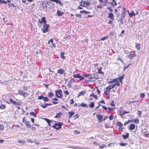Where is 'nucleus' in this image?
Returning <instances> with one entry per match:
<instances>
[{
    "instance_id": "nucleus-1",
    "label": "nucleus",
    "mask_w": 149,
    "mask_h": 149,
    "mask_svg": "<svg viewBox=\"0 0 149 149\" xmlns=\"http://www.w3.org/2000/svg\"><path fill=\"white\" fill-rule=\"evenodd\" d=\"M50 26L49 25L47 24H43V28L41 29L42 31L44 33H45L48 31V29Z\"/></svg>"
},
{
    "instance_id": "nucleus-2",
    "label": "nucleus",
    "mask_w": 149,
    "mask_h": 149,
    "mask_svg": "<svg viewBox=\"0 0 149 149\" xmlns=\"http://www.w3.org/2000/svg\"><path fill=\"white\" fill-rule=\"evenodd\" d=\"M63 124L60 122H57V123H55L52 126L53 127L56 129L57 130H58L61 127V126Z\"/></svg>"
},
{
    "instance_id": "nucleus-3",
    "label": "nucleus",
    "mask_w": 149,
    "mask_h": 149,
    "mask_svg": "<svg viewBox=\"0 0 149 149\" xmlns=\"http://www.w3.org/2000/svg\"><path fill=\"white\" fill-rule=\"evenodd\" d=\"M90 3L89 1H87V2L85 1H81L80 3V6H84L87 7L90 5Z\"/></svg>"
},
{
    "instance_id": "nucleus-4",
    "label": "nucleus",
    "mask_w": 149,
    "mask_h": 149,
    "mask_svg": "<svg viewBox=\"0 0 149 149\" xmlns=\"http://www.w3.org/2000/svg\"><path fill=\"white\" fill-rule=\"evenodd\" d=\"M56 95L57 97L58 98H61V97L62 95V91L61 90H58L57 91H55Z\"/></svg>"
},
{
    "instance_id": "nucleus-5",
    "label": "nucleus",
    "mask_w": 149,
    "mask_h": 149,
    "mask_svg": "<svg viewBox=\"0 0 149 149\" xmlns=\"http://www.w3.org/2000/svg\"><path fill=\"white\" fill-rule=\"evenodd\" d=\"M19 94L25 97L28 95V94L26 92H23L22 91L19 90L18 91Z\"/></svg>"
},
{
    "instance_id": "nucleus-6",
    "label": "nucleus",
    "mask_w": 149,
    "mask_h": 149,
    "mask_svg": "<svg viewBox=\"0 0 149 149\" xmlns=\"http://www.w3.org/2000/svg\"><path fill=\"white\" fill-rule=\"evenodd\" d=\"M9 101L11 103V104L15 105H20V103L17 102L15 101H14L12 99L10 98L9 99Z\"/></svg>"
},
{
    "instance_id": "nucleus-7",
    "label": "nucleus",
    "mask_w": 149,
    "mask_h": 149,
    "mask_svg": "<svg viewBox=\"0 0 149 149\" xmlns=\"http://www.w3.org/2000/svg\"><path fill=\"white\" fill-rule=\"evenodd\" d=\"M42 22L44 24H46V21L45 20V17H42L41 19V21L40 20L38 21V22L40 24V26H41L42 24Z\"/></svg>"
},
{
    "instance_id": "nucleus-8",
    "label": "nucleus",
    "mask_w": 149,
    "mask_h": 149,
    "mask_svg": "<svg viewBox=\"0 0 149 149\" xmlns=\"http://www.w3.org/2000/svg\"><path fill=\"white\" fill-rule=\"evenodd\" d=\"M23 123L25 124L26 126L28 127H29L30 126V124L29 122L27 120L25 119L24 118L23 119Z\"/></svg>"
},
{
    "instance_id": "nucleus-9",
    "label": "nucleus",
    "mask_w": 149,
    "mask_h": 149,
    "mask_svg": "<svg viewBox=\"0 0 149 149\" xmlns=\"http://www.w3.org/2000/svg\"><path fill=\"white\" fill-rule=\"evenodd\" d=\"M56 14L58 16H61L64 14V13L59 9H58L57 10Z\"/></svg>"
},
{
    "instance_id": "nucleus-10",
    "label": "nucleus",
    "mask_w": 149,
    "mask_h": 149,
    "mask_svg": "<svg viewBox=\"0 0 149 149\" xmlns=\"http://www.w3.org/2000/svg\"><path fill=\"white\" fill-rule=\"evenodd\" d=\"M105 89L106 90H104V93L106 95H109V94L108 93H109L110 92L111 89L108 87H106L105 88Z\"/></svg>"
},
{
    "instance_id": "nucleus-11",
    "label": "nucleus",
    "mask_w": 149,
    "mask_h": 149,
    "mask_svg": "<svg viewBox=\"0 0 149 149\" xmlns=\"http://www.w3.org/2000/svg\"><path fill=\"white\" fill-rule=\"evenodd\" d=\"M97 117L99 122H100L102 121L103 119L102 116L100 115H97Z\"/></svg>"
},
{
    "instance_id": "nucleus-12",
    "label": "nucleus",
    "mask_w": 149,
    "mask_h": 149,
    "mask_svg": "<svg viewBox=\"0 0 149 149\" xmlns=\"http://www.w3.org/2000/svg\"><path fill=\"white\" fill-rule=\"evenodd\" d=\"M127 12L129 14V16L131 17H132L133 16H135V13L134 11H132L131 13H129V11L128 10Z\"/></svg>"
},
{
    "instance_id": "nucleus-13",
    "label": "nucleus",
    "mask_w": 149,
    "mask_h": 149,
    "mask_svg": "<svg viewBox=\"0 0 149 149\" xmlns=\"http://www.w3.org/2000/svg\"><path fill=\"white\" fill-rule=\"evenodd\" d=\"M50 42H51L52 45H51V46L52 47H55L56 46V45L54 43H53V40L52 39H51L49 41L48 43L50 44Z\"/></svg>"
},
{
    "instance_id": "nucleus-14",
    "label": "nucleus",
    "mask_w": 149,
    "mask_h": 149,
    "mask_svg": "<svg viewBox=\"0 0 149 149\" xmlns=\"http://www.w3.org/2000/svg\"><path fill=\"white\" fill-rule=\"evenodd\" d=\"M83 76L87 77V79H93V77L91 74H87L85 75H83Z\"/></svg>"
},
{
    "instance_id": "nucleus-15",
    "label": "nucleus",
    "mask_w": 149,
    "mask_h": 149,
    "mask_svg": "<svg viewBox=\"0 0 149 149\" xmlns=\"http://www.w3.org/2000/svg\"><path fill=\"white\" fill-rule=\"evenodd\" d=\"M64 72L65 70L61 68L57 70V73L61 74H62Z\"/></svg>"
},
{
    "instance_id": "nucleus-16",
    "label": "nucleus",
    "mask_w": 149,
    "mask_h": 149,
    "mask_svg": "<svg viewBox=\"0 0 149 149\" xmlns=\"http://www.w3.org/2000/svg\"><path fill=\"white\" fill-rule=\"evenodd\" d=\"M135 126L134 124H131L129 127V129L130 130H134L135 128Z\"/></svg>"
},
{
    "instance_id": "nucleus-17",
    "label": "nucleus",
    "mask_w": 149,
    "mask_h": 149,
    "mask_svg": "<svg viewBox=\"0 0 149 149\" xmlns=\"http://www.w3.org/2000/svg\"><path fill=\"white\" fill-rule=\"evenodd\" d=\"M117 80H118V78H117V79H112V80L108 82V83L109 84H111L112 83H115L116 81H117Z\"/></svg>"
},
{
    "instance_id": "nucleus-18",
    "label": "nucleus",
    "mask_w": 149,
    "mask_h": 149,
    "mask_svg": "<svg viewBox=\"0 0 149 149\" xmlns=\"http://www.w3.org/2000/svg\"><path fill=\"white\" fill-rule=\"evenodd\" d=\"M135 56H136L135 54L134 53L130 54H129L127 56V57H129L131 59H132V58H133V57H134Z\"/></svg>"
},
{
    "instance_id": "nucleus-19",
    "label": "nucleus",
    "mask_w": 149,
    "mask_h": 149,
    "mask_svg": "<svg viewBox=\"0 0 149 149\" xmlns=\"http://www.w3.org/2000/svg\"><path fill=\"white\" fill-rule=\"evenodd\" d=\"M109 17L111 20L114 19V15L112 13H110L109 14Z\"/></svg>"
},
{
    "instance_id": "nucleus-20",
    "label": "nucleus",
    "mask_w": 149,
    "mask_h": 149,
    "mask_svg": "<svg viewBox=\"0 0 149 149\" xmlns=\"http://www.w3.org/2000/svg\"><path fill=\"white\" fill-rule=\"evenodd\" d=\"M86 92L85 91H81L80 92L78 95V97L80 96H82L84 95L86 93Z\"/></svg>"
},
{
    "instance_id": "nucleus-21",
    "label": "nucleus",
    "mask_w": 149,
    "mask_h": 149,
    "mask_svg": "<svg viewBox=\"0 0 149 149\" xmlns=\"http://www.w3.org/2000/svg\"><path fill=\"white\" fill-rule=\"evenodd\" d=\"M47 122L48 123V124L50 126H52L51 123L52 124V121L50 120H49L47 119H45Z\"/></svg>"
},
{
    "instance_id": "nucleus-22",
    "label": "nucleus",
    "mask_w": 149,
    "mask_h": 149,
    "mask_svg": "<svg viewBox=\"0 0 149 149\" xmlns=\"http://www.w3.org/2000/svg\"><path fill=\"white\" fill-rule=\"evenodd\" d=\"M129 136V134L128 133H127L125 135H123L122 137L124 139H126Z\"/></svg>"
},
{
    "instance_id": "nucleus-23",
    "label": "nucleus",
    "mask_w": 149,
    "mask_h": 149,
    "mask_svg": "<svg viewBox=\"0 0 149 149\" xmlns=\"http://www.w3.org/2000/svg\"><path fill=\"white\" fill-rule=\"evenodd\" d=\"M17 142L18 143H19L24 144L26 143L25 141L22 140H18Z\"/></svg>"
},
{
    "instance_id": "nucleus-24",
    "label": "nucleus",
    "mask_w": 149,
    "mask_h": 149,
    "mask_svg": "<svg viewBox=\"0 0 149 149\" xmlns=\"http://www.w3.org/2000/svg\"><path fill=\"white\" fill-rule=\"evenodd\" d=\"M65 54V53L63 52H62L60 54V56L61 57V58L64 59H65V57L64 56V54Z\"/></svg>"
},
{
    "instance_id": "nucleus-25",
    "label": "nucleus",
    "mask_w": 149,
    "mask_h": 149,
    "mask_svg": "<svg viewBox=\"0 0 149 149\" xmlns=\"http://www.w3.org/2000/svg\"><path fill=\"white\" fill-rule=\"evenodd\" d=\"M69 113V118H70L72 117V116L74 114V112H73L69 111L68 112Z\"/></svg>"
},
{
    "instance_id": "nucleus-26",
    "label": "nucleus",
    "mask_w": 149,
    "mask_h": 149,
    "mask_svg": "<svg viewBox=\"0 0 149 149\" xmlns=\"http://www.w3.org/2000/svg\"><path fill=\"white\" fill-rule=\"evenodd\" d=\"M54 95V94L50 92H49L48 94V96L49 97H51Z\"/></svg>"
},
{
    "instance_id": "nucleus-27",
    "label": "nucleus",
    "mask_w": 149,
    "mask_h": 149,
    "mask_svg": "<svg viewBox=\"0 0 149 149\" xmlns=\"http://www.w3.org/2000/svg\"><path fill=\"white\" fill-rule=\"evenodd\" d=\"M73 77L75 78H79L81 77V76L80 75V74H74Z\"/></svg>"
},
{
    "instance_id": "nucleus-28",
    "label": "nucleus",
    "mask_w": 149,
    "mask_h": 149,
    "mask_svg": "<svg viewBox=\"0 0 149 149\" xmlns=\"http://www.w3.org/2000/svg\"><path fill=\"white\" fill-rule=\"evenodd\" d=\"M98 73L100 74H104V72L102 71H101V69L102 68L101 67H100V68H98Z\"/></svg>"
},
{
    "instance_id": "nucleus-29",
    "label": "nucleus",
    "mask_w": 149,
    "mask_h": 149,
    "mask_svg": "<svg viewBox=\"0 0 149 149\" xmlns=\"http://www.w3.org/2000/svg\"><path fill=\"white\" fill-rule=\"evenodd\" d=\"M99 148L100 149L103 148H106L107 147V146L106 145L104 144H102V145H99Z\"/></svg>"
},
{
    "instance_id": "nucleus-30",
    "label": "nucleus",
    "mask_w": 149,
    "mask_h": 149,
    "mask_svg": "<svg viewBox=\"0 0 149 149\" xmlns=\"http://www.w3.org/2000/svg\"><path fill=\"white\" fill-rule=\"evenodd\" d=\"M61 112L58 113L56 114V115L54 117L56 118H58L60 117H61Z\"/></svg>"
},
{
    "instance_id": "nucleus-31",
    "label": "nucleus",
    "mask_w": 149,
    "mask_h": 149,
    "mask_svg": "<svg viewBox=\"0 0 149 149\" xmlns=\"http://www.w3.org/2000/svg\"><path fill=\"white\" fill-rule=\"evenodd\" d=\"M125 114L123 112V110L121 111L120 113V115L121 116V118H124L123 116Z\"/></svg>"
},
{
    "instance_id": "nucleus-32",
    "label": "nucleus",
    "mask_w": 149,
    "mask_h": 149,
    "mask_svg": "<svg viewBox=\"0 0 149 149\" xmlns=\"http://www.w3.org/2000/svg\"><path fill=\"white\" fill-rule=\"evenodd\" d=\"M90 13V12L89 11H86L85 10H81L80 12V13Z\"/></svg>"
},
{
    "instance_id": "nucleus-33",
    "label": "nucleus",
    "mask_w": 149,
    "mask_h": 149,
    "mask_svg": "<svg viewBox=\"0 0 149 149\" xmlns=\"http://www.w3.org/2000/svg\"><path fill=\"white\" fill-rule=\"evenodd\" d=\"M139 120L138 119H134L133 120H131L130 121L131 122H134L135 123H139Z\"/></svg>"
},
{
    "instance_id": "nucleus-34",
    "label": "nucleus",
    "mask_w": 149,
    "mask_h": 149,
    "mask_svg": "<svg viewBox=\"0 0 149 149\" xmlns=\"http://www.w3.org/2000/svg\"><path fill=\"white\" fill-rule=\"evenodd\" d=\"M80 105L83 107H87L88 106L87 104H86L85 103H81V104H80Z\"/></svg>"
},
{
    "instance_id": "nucleus-35",
    "label": "nucleus",
    "mask_w": 149,
    "mask_h": 149,
    "mask_svg": "<svg viewBox=\"0 0 149 149\" xmlns=\"http://www.w3.org/2000/svg\"><path fill=\"white\" fill-rule=\"evenodd\" d=\"M138 50H139L140 49V45L139 44H138L135 47Z\"/></svg>"
},
{
    "instance_id": "nucleus-36",
    "label": "nucleus",
    "mask_w": 149,
    "mask_h": 149,
    "mask_svg": "<svg viewBox=\"0 0 149 149\" xmlns=\"http://www.w3.org/2000/svg\"><path fill=\"white\" fill-rule=\"evenodd\" d=\"M6 107V105L4 104H1L0 106V108L1 109H4Z\"/></svg>"
},
{
    "instance_id": "nucleus-37",
    "label": "nucleus",
    "mask_w": 149,
    "mask_h": 149,
    "mask_svg": "<svg viewBox=\"0 0 149 149\" xmlns=\"http://www.w3.org/2000/svg\"><path fill=\"white\" fill-rule=\"evenodd\" d=\"M108 87L110 89H111L115 87V85L113 84L112 85L109 86Z\"/></svg>"
},
{
    "instance_id": "nucleus-38",
    "label": "nucleus",
    "mask_w": 149,
    "mask_h": 149,
    "mask_svg": "<svg viewBox=\"0 0 149 149\" xmlns=\"http://www.w3.org/2000/svg\"><path fill=\"white\" fill-rule=\"evenodd\" d=\"M118 78V79L120 81V82L122 83V81L123 79V76H121V77H119Z\"/></svg>"
},
{
    "instance_id": "nucleus-39",
    "label": "nucleus",
    "mask_w": 149,
    "mask_h": 149,
    "mask_svg": "<svg viewBox=\"0 0 149 149\" xmlns=\"http://www.w3.org/2000/svg\"><path fill=\"white\" fill-rule=\"evenodd\" d=\"M29 128L31 129L33 131H35L36 130V128L35 127L31 126V125H30V126H29Z\"/></svg>"
},
{
    "instance_id": "nucleus-40",
    "label": "nucleus",
    "mask_w": 149,
    "mask_h": 149,
    "mask_svg": "<svg viewBox=\"0 0 149 149\" xmlns=\"http://www.w3.org/2000/svg\"><path fill=\"white\" fill-rule=\"evenodd\" d=\"M89 106L91 108H93L94 106V103L92 102L91 103V104L89 105Z\"/></svg>"
},
{
    "instance_id": "nucleus-41",
    "label": "nucleus",
    "mask_w": 149,
    "mask_h": 149,
    "mask_svg": "<svg viewBox=\"0 0 149 149\" xmlns=\"http://www.w3.org/2000/svg\"><path fill=\"white\" fill-rule=\"evenodd\" d=\"M90 96H93V97H94L96 99L97 98V96L95 95H94L93 94H91Z\"/></svg>"
},
{
    "instance_id": "nucleus-42",
    "label": "nucleus",
    "mask_w": 149,
    "mask_h": 149,
    "mask_svg": "<svg viewBox=\"0 0 149 149\" xmlns=\"http://www.w3.org/2000/svg\"><path fill=\"white\" fill-rule=\"evenodd\" d=\"M145 95L144 93H141L140 94V97L141 98H143L144 97Z\"/></svg>"
},
{
    "instance_id": "nucleus-43",
    "label": "nucleus",
    "mask_w": 149,
    "mask_h": 149,
    "mask_svg": "<svg viewBox=\"0 0 149 149\" xmlns=\"http://www.w3.org/2000/svg\"><path fill=\"white\" fill-rule=\"evenodd\" d=\"M43 100L44 101L46 102V101H49V100L48 98L47 97H44L43 99Z\"/></svg>"
},
{
    "instance_id": "nucleus-44",
    "label": "nucleus",
    "mask_w": 149,
    "mask_h": 149,
    "mask_svg": "<svg viewBox=\"0 0 149 149\" xmlns=\"http://www.w3.org/2000/svg\"><path fill=\"white\" fill-rule=\"evenodd\" d=\"M8 5L9 6H12L13 7H15L16 6L13 3H8Z\"/></svg>"
},
{
    "instance_id": "nucleus-45",
    "label": "nucleus",
    "mask_w": 149,
    "mask_h": 149,
    "mask_svg": "<svg viewBox=\"0 0 149 149\" xmlns=\"http://www.w3.org/2000/svg\"><path fill=\"white\" fill-rule=\"evenodd\" d=\"M115 82L116 83L115 84H114L115 85V86L116 85L118 86H120V84L119 82H117V81Z\"/></svg>"
},
{
    "instance_id": "nucleus-46",
    "label": "nucleus",
    "mask_w": 149,
    "mask_h": 149,
    "mask_svg": "<svg viewBox=\"0 0 149 149\" xmlns=\"http://www.w3.org/2000/svg\"><path fill=\"white\" fill-rule=\"evenodd\" d=\"M117 124L120 127L123 126V125L120 122H118L117 123Z\"/></svg>"
},
{
    "instance_id": "nucleus-47",
    "label": "nucleus",
    "mask_w": 149,
    "mask_h": 149,
    "mask_svg": "<svg viewBox=\"0 0 149 149\" xmlns=\"http://www.w3.org/2000/svg\"><path fill=\"white\" fill-rule=\"evenodd\" d=\"M111 4L113 6H116L117 5V3L116 1L114 2L113 3H111Z\"/></svg>"
},
{
    "instance_id": "nucleus-48",
    "label": "nucleus",
    "mask_w": 149,
    "mask_h": 149,
    "mask_svg": "<svg viewBox=\"0 0 149 149\" xmlns=\"http://www.w3.org/2000/svg\"><path fill=\"white\" fill-rule=\"evenodd\" d=\"M107 37H108L107 36L104 37L103 38H102L101 39L99 40V41H100V40H106V39H107Z\"/></svg>"
},
{
    "instance_id": "nucleus-49",
    "label": "nucleus",
    "mask_w": 149,
    "mask_h": 149,
    "mask_svg": "<svg viewBox=\"0 0 149 149\" xmlns=\"http://www.w3.org/2000/svg\"><path fill=\"white\" fill-rule=\"evenodd\" d=\"M75 15L77 17H79L80 19L81 18V15L79 14H76Z\"/></svg>"
},
{
    "instance_id": "nucleus-50",
    "label": "nucleus",
    "mask_w": 149,
    "mask_h": 149,
    "mask_svg": "<svg viewBox=\"0 0 149 149\" xmlns=\"http://www.w3.org/2000/svg\"><path fill=\"white\" fill-rule=\"evenodd\" d=\"M23 89L25 91H27L28 89V87L27 86H24Z\"/></svg>"
},
{
    "instance_id": "nucleus-51",
    "label": "nucleus",
    "mask_w": 149,
    "mask_h": 149,
    "mask_svg": "<svg viewBox=\"0 0 149 149\" xmlns=\"http://www.w3.org/2000/svg\"><path fill=\"white\" fill-rule=\"evenodd\" d=\"M74 134H78L80 133V132H79L77 130H74Z\"/></svg>"
},
{
    "instance_id": "nucleus-52",
    "label": "nucleus",
    "mask_w": 149,
    "mask_h": 149,
    "mask_svg": "<svg viewBox=\"0 0 149 149\" xmlns=\"http://www.w3.org/2000/svg\"><path fill=\"white\" fill-rule=\"evenodd\" d=\"M3 126L1 125H0V130H2L3 129Z\"/></svg>"
},
{
    "instance_id": "nucleus-53",
    "label": "nucleus",
    "mask_w": 149,
    "mask_h": 149,
    "mask_svg": "<svg viewBox=\"0 0 149 149\" xmlns=\"http://www.w3.org/2000/svg\"><path fill=\"white\" fill-rule=\"evenodd\" d=\"M30 114L33 115L35 117L36 116V115L33 112H30L29 113Z\"/></svg>"
},
{
    "instance_id": "nucleus-54",
    "label": "nucleus",
    "mask_w": 149,
    "mask_h": 149,
    "mask_svg": "<svg viewBox=\"0 0 149 149\" xmlns=\"http://www.w3.org/2000/svg\"><path fill=\"white\" fill-rule=\"evenodd\" d=\"M44 97L42 95H41L40 96H39L38 97V99L39 100H41L42 99H43Z\"/></svg>"
},
{
    "instance_id": "nucleus-55",
    "label": "nucleus",
    "mask_w": 149,
    "mask_h": 149,
    "mask_svg": "<svg viewBox=\"0 0 149 149\" xmlns=\"http://www.w3.org/2000/svg\"><path fill=\"white\" fill-rule=\"evenodd\" d=\"M138 114L139 116H140L141 114V111H138Z\"/></svg>"
},
{
    "instance_id": "nucleus-56",
    "label": "nucleus",
    "mask_w": 149,
    "mask_h": 149,
    "mask_svg": "<svg viewBox=\"0 0 149 149\" xmlns=\"http://www.w3.org/2000/svg\"><path fill=\"white\" fill-rule=\"evenodd\" d=\"M113 115H111L109 116V118L110 120H112L113 119Z\"/></svg>"
},
{
    "instance_id": "nucleus-57",
    "label": "nucleus",
    "mask_w": 149,
    "mask_h": 149,
    "mask_svg": "<svg viewBox=\"0 0 149 149\" xmlns=\"http://www.w3.org/2000/svg\"><path fill=\"white\" fill-rule=\"evenodd\" d=\"M64 93L66 95H68L69 94V92L67 91H64Z\"/></svg>"
},
{
    "instance_id": "nucleus-58",
    "label": "nucleus",
    "mask_w": 149,
    "mask_h": 149,
    "mask_svg": "<svg viewBox=\"0 0 149 149\" xmlns=\"http://www.w3.org/2000/svg\"><path fill=\"white\" fill-rule=\"evenodd\" d=\"M41 106L43 108H45L47 107V105H46V104L44 105H41Z\"/></svg>"
},
{
    "instance_id": "nucleus-59",
    "label": "nucleus",
    "mask_w": 149,
    "mask_h": 149,
    "mask_svg": "<svg viewBox=\"0 0 149 149\" xmlns=\"http://www.w3.org/2000/svg\"><path fill=\"white\" fill-rule=\"evenodd\" d=\"M131 120H129L127 122V121H125L124 123V125H127L128 123H129V122Z\"/></svg>"
},
{
    "instance_id": "nucleus-60",
    "label": "nucleus",
    "mask_w": 149,
    "mask_h": 149,
    "mask_svg": "<svg viewBox=\"0 0 149 149\" xmlns=\"http://www.w3.org/2000/svg\"><path fill=\"white\" fill-rule=\"evenodd\" d=\"M27 142L31 143H32L33 142V141H31L30 139H27Z\"/></svg>"
},
{
    "instance_id": "nucleus-61",
    "label": "nucleus",
    "mask_w": 149,
    "mask_h": 149,
    "mask_svg": "<svg viewBox=\"0 0 149 149\" xmlns=\"http://www.w3.org/2000/svg\"><path fill=\"white\" fill-rule=\"evenodd\" d=\"M58 3L60 5H61V6H63V4L59 0L58 1Z\"/></svg>"
},
{
    "instance_id": "nucleus-62",
    "label": "nucleus",
    "mask_w": 149,
    "mask_h": 149,
    "mask_svg": "<svg viewBox=\"0 0 149 149\" xmlns=\"http://www.w3.org/2000/svg\"><path fill=\"white\" fill-rule=\"evenodd\" d=\"M127 144L125 143H121L120 144V146H125Z\"/></svg>"
},
{
    "instance_id": "nucleus-63",
    "label": "nucleus",
    "mask_w": 149,
    "mask_h": 149,
    "mask_svg": "<svg viewBox=\"0 0 149 149\" xmlns=\"http://www.w3.org/2000/svg\"><path fill=\"white\" fill-rule=\"evenodd\" d=\"M120 24H123V22L122 19L121 18L120 19Z\"/></svg>"
},
{
    "instance_id": "nucleus-64",
    "label": "nucleus",
    "mask_w": 149,
    "mask_h": 149,
    "mask_svg": "<svg viewBox=\"0 0 149 149\" xmlns=\"http://www.w3.org/2000/svg\"><path fill=\"white\" fill-rule=\"evenodd\" d=\"M70 104H73L74 103V102L73 100L72 99L70 100Z\"/></svg>"
}]
</instances>
